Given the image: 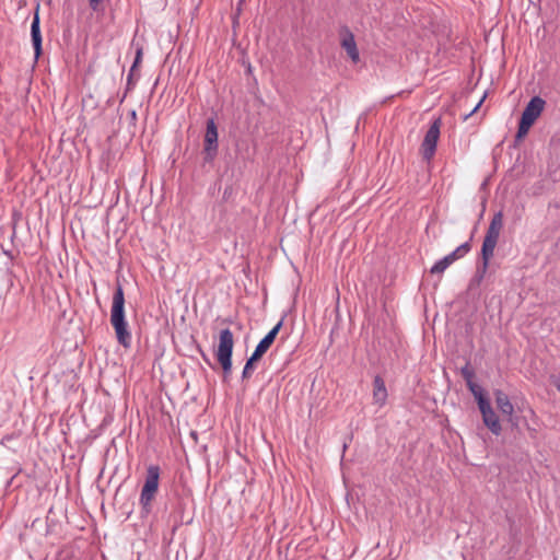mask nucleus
Returning a JSON list of instances; mask_svg holds the SVG:
<instances>
[{
  "instance_id": "obj_1",
  "label": "nucleus",
  "mask_w": 560,
  "mask_h": 560,
  "mask_svg": "<svg viewBox=\"0 0 560 560\" xmlns=\"http://www.w3.org/2000/svg\"><path fill=\"white\" fill-rule=\"evenodd\" d=\"M110 324L115 330L116 339L124 348L131 346V332L125 315V294L120 283L117 284L110 307Z\"/></svg>"
},
{
  "instance_id": "obj_2",
  "label": "nucleus",
  "mask_w": 560,
  "mask_h": 560,
  "mask_svg": "<svg viewBox=\"0 0 560 560\" xmlns=\"http://www.w3.org/2000/svg\"><path fill=\"white\" fill-rule=\"evenodd\" d=\"M503 228V213L498 211L493 214L488 226L481 247L482 269L487 270L490 259L493 257L494 249Z\"/></svg>"
},
{
  "instance_id": "obj_3",
  "label": "nucleus",
  "mask_w": 560,
  "mask_h": 560,
  "mask_svg": "<svg viewBox=\"0 0 560 560\" xmlns=\"http://www.w3.org/2000/svg\"><path fill=\"white\" fill-rule=\"evenodd\" d=\"M160 472L161 470L158 465H150L147 468L145 480L139 499L140 505L145 513L151 511L152 501L159 491Z\"/></svg>"
},
{
  "instance_id": "obj_4",
  "label": "nucleus",
  "mask_w": 560,
  "mask_h": 560,
  "mask_svg": "<svg viewBox=\"0 0 560 560\" xmlns=\"http://www.w3.org/2000/svg\"><path fill=\"white\" fill-rule=\"evenodd\" d=\"M234 347L233 332L229 329L220 331L219 345L215 351L217 359L222 366L224 376H229L232 372V353Z\"/></svg>"
},
{
  "instance_id": "obj_5",
  "label": "nucleus",
  "mask_w": 560,
  "mask_h": 560,
  "mask_svg": "<svg viewBox=\"0 0 560 560\" xmlns=\"http://www.w3.org/2000/svg\"><path fill=\"white\" fill-rule=\"evenodd\" d=\"M441 119L436 118L428 129L421 144V152L424 160L430 161L436 151V144L440 138Z\"/></svg>"
},
{
  "instance_id": "obj_6",
  "label": "nucleus",
  "mask_w": 560,
  "mask_h": 560,
  "mask_svg": "<svg viewBox=\"0 0 560 560\" xmlns=\"http://www.w3.org/2000/svg\"><path fill=\"white\" fill-rule=\"evenodd\" d=\"M479 410L482 416V421L485 425L494 434L500 435L502 432V427L500 423V419L497 416L495 411L491 407L489 400H481L480 399V406Z\"/></svg>"
},
{
  "instance_id": "obj_7",
  "label": "nucleus",
  "mask_w": 560,
  "mask_h": 560,
  "mask_svg": "<svg viewBox=\"0 0 560 560\" xmlns=\"http://www.w3.org/2000/svg\"><path fill=\"white\" fill-rule=\"evenodd\" d=\"M218 149V128L213 118L207 120L205 152L207 160H212Z\"/></svg>"
},
{
  "instance_id": "obj_8",
  "label": "nucleus",
  "mask_w": 560,
  "mask_h": 560,
  "mask_svg": "<svg viewBox=\"0 0 560 560\" xmlns=\"http://www.w3.org/2000/svg\"><path fill=\"white\" fill-rule=\"evenodd\" d=\"M494 398L498 409L502 412V415L508 417V421L513 427H516L518 424V419L513 415L514 406L511 402L509 396L501 389H497L494 392Z\"/></svg>"
},
{
  "instance_id": "obj_9",
  "label": "nucleus",
  "mask_w": 560,
  "mask_h": 560,
  "mask_svg": "<svg viewBox=\"0 0 560 560\" xmlns=\"http://www.w3.org/2000/svg\"><path fill=\"white\" fill-rule=\"evenodd\" d=\"M340 45L346 50L348 57L353 63H357L360 60V54L357 47L354 35L347 27L341 31Z\"/></svg>"
},
{
  "instance_id": "obj_10",
  "label": "nucleus",
  "mask_w": 560,
  "mask_h": 560,
  "mask_svg": "<svg viewBox=\"0 0 560 560\" xmlns=\"http://www.w3.org/2000/svg\"><path fill=\"white\" fill-rule=\"evenodd\" d=\"M546 102L540 96H534L522 113V119L534 125L545 108Z\"/></svg>"
},
{
  "instance_id": "obj_11",
  "label": "nucleus",
  "mask_w": 560,
  "mask_h": 560,
  "mask_svg": "<svg viewBox=\"0 0 560 560\" xmlns=\"http://www.w3.org/2000/svg\"><path fill=\"white\" fill-rule=\"evenodd\" d=\"M31 37L35 52V60H37L42 55V33L38 11L35 12L31 24Z\"/></svg>"
},
{
  "instance_id": "obj_12",
  "label": "nucleus",
  "mask_w": 560,
  "mask_h": 560,
  "mask_svg": "<svg viewBox=\"0 0 560 560\" xmlns=\"http://www.w3.org/2000/svg\"><path fill=\"white\" fill-rule=\"evenodd\" d=\"M387 396L384 380L380 375H376L373 381V402L381 408L386 404Z\"/></svg>"
},
{
  "instance_id": "obj_13",
  "label": "nucleus",
  "mask_w": 560,
  "mask_h": 560,
  "mask_svg": "<svg viewBox=\"0 0 560 560\" xmlns=\"http://www.w3.org/2000/svg\"><path fill=\"white\" fill-rule=\"evenodd\" d=\"M453 256L451 254L446 255L442 259L438 260L430 269L432 275L443 273L453 262Z\"/></svg>"
},
{
  "instance_id": "obj_14",
  "label": "nucleus",
  "mask_w": 560,
  "mask_h": 560,
  "mask_svg": "<svg viewBox=\"0 0 560 560\" xmlns=\"http://www.w3.org/2000/svg\"><path fill=\"white\" fill-rule=\"evenodd\" d=\"M258 360H259V358H255V354H253V353L247 359V361L245 363V366L243 369V372H242V378L243 380H247V378H249L253 375L254 370H255L254 363L256 361H258Z\"/></svg>"
},
{
  "instance_id": "obj_15",
  "label": "nucleus",
  "mask_w": 560,
  "mask_h": 560,
  "mask_svg": "<svg viewBox=\"0 0 560 560\" xmlns=\"http://www.w3.org/2000/svg\"><path fill=\"white\" fill-rule=\"evenodd\" d=\"M466 384H467V387L469 388V390L471 392V394L474 395V397L476 398L478 407L480 406V399L488 400L486 398V396L483 395L482 388L478 384H476L474 381H470V383H466Z\"/></svg>"
},
{
  "instance_id": "obj_16",
  "label": "nucleus",
  "mask_w": 560,
  "mask_h": 560,
  "mask_svg": "<svg viewBox=\"0 0 560 560\" xmlns=\"http://www.w3.org/2000/svg\"><path fill=\"white\" fill-rule=\"evenodd\" d=\"M272 343L268 341L265 337L259 341V343L256 346L253 354H255V358H261L270 348Z\"/></svg>"
},
{
  "instance_id": "obj_17",
  "label": "nucleus",
  "mask_w": 560,
  "mask_h": 560,
  "mask_svg": "<svg viewBox=\"0 0 560 560\" xmlns=\"http://www.w3.org/2000/svg\"><path fill=\"white\" fill-rule=\"evenodd\" d=\"M470 250V244L468 242L459 245L457 248H455L451 256H453L454 260H457L458 258L464 257L468 252Z\"/></svg>"
},
{
  "instance_id": "obj_18",
  "label": "nucleus",
  "mask_w": 560,
  "mask_h": 560,
  "mask_svg": "<svg viewBox=\"0 0 560 560\" xmlns=\"http://www.w3.org/2000/svg\"><path fill=\"white\" fill-rule=\"evenodd\" d=\"M532 126H533V124L521 118L520 124H518V130L516 133V139L524 138L527 135V132L529 131Z\"/></svg>"
},
{
  "instance_id": "obj_19",
  "label": "nucleus",
  "mask_w": 560,
  "mask_h": 560,
  "mask_svg": "<svg viewBox=\"0 0 560 560\" xmlns=\"http://www.w3.org/2000/svg\"><path fill=\"white\" fill-rule=\"evenodd\" d=\"M282 320H280L266 336L265 338L273 343L277 335L279 334V330L281 329Z\"/></svg>"
},
{
  "instance_id": "obj_20",
  "label": "nucleus",
  "mask_w": 560,
  "mask_h": 560,
  "mask_svg": "<svg viewBox=\"0 0 560 560\" xmlns=\"http://www.w3.org/2000/svg\"><path fill=\"white\" fill-rule=\"evenodd\" d=\"M460 373H462V376L464 377V380L466 381V383H470V381L474 380L475 373L469 368L468 364H466L464 368H462Z\"/></svg>"
},
{
  "instance_id": "obj_21",
  "label": "nucleus",
  "mask_w": 560,
  "mask_h": 560,
  "mask_svg": "<svg viewBox=\"0 0 560 560\" xmlns=\"http://www.w3.org/2000/svg\"><path fill=\"white\" fill-rule=\"evenodd\" d=\"M141 55H142V54H141V50H138V51H137L136 59H135V61H133V65H132V67H131V69H130V73H129V75H128V85H130V84H131L132 71H133V69L138 66V63L140 62V60H141Z\"/></svg>"
},
{
  "instance_id": "obj_22",
  "label": "nucleus",
  "mask_w": 560,
  "mask_h": 560,
  "mask_svg": "<svg viewBox=\"0 0 560 560\" xmlns=\"http://www.w3.org/2000/svg\"><path fill=\"white\" fill-rule=\"evenodd\" d=\"M104 1L105 0H89V5L94 12H97L101 10V7L104 3Z\"/></svg>"
},
{
  "instance_id": "obj_23",
  "label": "nucleus",
  "mask_w": 560,
  "mask_h": 560,
  "mask_svg": "<svg viewBox=\"0 0 560 560\" xmlns=\"http://www.w3.org/2000/svg\"><path fill=\"white\" fill-rule=\"evenodd\" d=\"M245 0H240L238 1V4H237V9H236V13H235V16H234V20H236L241 13V8L243 7V3H244Z\"/></svg>"
},
{
  "instance_id": "obj_24",
  "label": "nucleus",
  "mask_w": 560,
  "mask_h": 560,
  "mask_svg": "<svg viewBox=\"0 0 560 560\" xmlns=\"http://www.w3.org/2000/svg\"><path fill=\"white\" fill-rule=\"evenodd\" d=\"M483 98L485 96L477 103V105L471 109V112L468 114L469 115H472L481 105V103L483 102Z\"/></svg>"
},
{
  "instance_id": "obj_25",
  "label": "nucleus",
  "mask_w": 560,
  "mask_h": 560,
  "mask_svg": "<svg viewBox=\"0 0 560 560\" xmlns=\"http://www.w3.org/2000/svg\"><path fill=\"white\" fill-rule=\"evenodd\" d=\"M555 385L557 389L560 392V380H557V382H555Z\"/></svg>"
},
{
  "instance_id": "obj_26",
  "label": "nucleus",
  "mask_w": 560,
  "mask_h": 560,
  "mask_svg": "<svg viewBox=\"0 0 560 560\" xmlns=\"http://www.w3.org/2000/svg\"><path fill=\"white\" fill-rule=\"evenodd\" d=\"M202 358L208 362L206 354L202 353Z\"/></svg>"
}]
</instances>
